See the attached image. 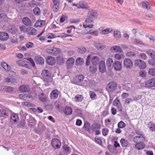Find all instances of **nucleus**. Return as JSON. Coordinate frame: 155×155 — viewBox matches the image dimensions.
<instances>
[{"instance_id": "nucleus-30", "label": "nucleus", "mask_w": 155, "mask_h": 155, "mask_svg": "<svg viewBox=\"0 0 155 155\" xmlns=\"http://www.w3.org/2000/svg\"><path fill=\"white\" fill-rule=\"evenodd\" d=\"M101 127V125L100 124L95 122L92 124L91 128L92 130L93 131H94L97 129H100Z\"/></svg>"}, {"instance_id": "nucleus-24", "label": "nucleus", "mask_w": 155, "mask_h": 155, "mask_svg": "<svg viewBox=\"0 0 155 155\" xmlns=\"http://www.w3.org/2000/svg\"><path fill=\"white\" fill-rule=\"evenodd\" d=\"M110 51L114 52H122L123 51L119 46H114L111 47L110 49Z\"/></svg>"}, {"instance_id": "nucleus-62", "label": "nucleus", "mask_w": 155, "mask_h": 155, "mask_svg": "<svg viewBox=\"0 0 155 155\" xmlns=\"http://www.w3.org/2000/svg\"><path fill=\"white\" fill-rule=\"evenodd\" d=\"M122 56V54L120 55L119 54L117 53L115 54L114 57L116 59L120 60L121 59Z\"/></svg>"}, {"instance_id": "nucleus-61", "label": "nucleus", "mask_w": 155, "mask_h": 155, "mask_svg": "<svg viewBox=\"0 0 155 155\" xmlns=\"http://www.w3.org/2000/svg\"><path fill=\"white\" fill-rule=\"evenodd\" d=\"M89 94H90V97L91 98V99H95V96H96V95L94 93V92L93 91H90L89 92Z\"/></svg>"}, {"instance_id": "nucleus-18", "label": "nucleus", "mask_w": 155, "mask_h": 155, "mask_svg": "<svg viewBox=\"0 0 155 155\" xmlns=\"http://www.w3.org/2000/svg\"><path fill=\"white\" fill-rule=\"evenodd\" d=\"M113 67L115 70L117 71L120 70L122 68V65L121 62L119 61H115L113 64Z\"/></svg>"}, {"instance_id": "nucleus-51", "label": "nucleus", "mask_w": 155, "mask_h": 155, "mask_svg": "<svg viewBox=\"0 0 155 155\" xmlns=\"http://www.w3.org/2000/svg\"><path fill=\"white\" fill-rule=\"evenodd\" d=\"M87 34H91L93 35L97 36L98 35V33L97 31H92V30H91L90 31H88Z\"/></svg>"}, {"instance_id": "nucleus-33", "label": "nucleus", "mask_w": 155, "mask_h": 155, "mask_svg": "<svg viewBox=\"0 0 155 155\" xmlns=\"http://www.w3.org/2000/svg\"><path fill=\"white\" fill-rule=\"evenodd\" d=\"M146 53L150 56L152 59L155 60V51L153 50H149L147 51Z\"/></svg>"}, {"instance_id": "nucleus-42", "label": "nucleus", "mask_w": 155, "mask_h": 155, "mask_svg": "<svg viewBox=\"0 0 155 155\" xmlns=\"http://www.w3.org/2000/svg\"><path fill=\"white\" fill-rule=\"evenodd\" d=\"M17 63L19 65L27 67L28 65L25 64V61L22 60H18L16 61Z\"/></svg>"}, {"instance_id": "nucleus-39", "label": "nucleus", "mask_w": 155, "mask_h": 155, "mask_svg": "<svg viewBox=\"0 0 155 155\" xmlns=\"http://www.w3.org/2000/svg\"><path fill=\"white\" fill-rule=\"evenodd\" d=\"M113 29L111 28H109L102 30L101 32V35H106L108 34L111 32Z\"/></svg>"}, {"instance_id": "nucleus-13", "label": "nucleus", "mask_w": 155, "mask_h": 155, "mask_svg": "<svg viewBox=\"0 0 155 155\" xmlns=\"http://www.w3.org/2000/svg\"><path fill=\"white\" fill-rule=\"evenodd\" d=\"M26 32L29 35H35L37 33V30L32 27L27 28L26 30Z\"/></svg>"}, {"instance_id": "nucleus-25", "label": "nucleus", "mask_w": 155, "mask_h": 155, "mask_svg": "<svg viewBox=\"0 0 155 155\" xmlns=\"http://www.w3.org/2000/svg\"><path fill=\"white\" fill-rule=\"evenodd\" d=\"M22 21L23 24L27 26H31V20L27 17L23 18Z\"/></svg>"}, {"instance_id": "nucleus-22", "label": "nucleus", "mask_w": 155, "mask_h": 155, "mask_svg": "<svg viewBox=\"0 0 155 155\" xmlns=\"http://www.w3.org/2000/svg\"><path fill=\"white\" fill-rule=\"evenodd\" d=\"M19 89L22 92H28L30 91V88L28 85L23 84L20 87Z\"/></svg>"}, {"instance_id": "nucleus-31", "label": "nucleus", "mask_w": 155, "mask_h": 155, "mask_svg": "<svg viewBox=\"0 0 155 155\" xmlns=\"http://www.w3.org/2000/svg\"><path fill=\"white\" fill-rule=\"evenodd\" d=\"M91 61L93 65H97L99 63L100 59L98 57L93 56L92 57Z\"/></svg>"}, {"instance_id": "nucleus-52", "label": "nucleus", "mask_w": 155, "mask_h": 155, "mask_svg": "<svg viewBox=\"0 0 155 155\" xmlns=\"http://www.w3.org/2000/svg\"><path fill=\"white\" fill-rule=\"evenodd\" d=\"M125 124L122 121H120L118 124L117 126L118 128H122L125 127Z\"/></svg>"}, {"instance_id": "nucleus-49", "label": "nucleus", "mask_w": 155, "mask_h": 155, "mask_svg": "<svg viewBox=\"0 0 155 155\" xmlns=\"http://www.w3.org/2000/svg\"><path fill=\"white\" fill-rule=\"evenodd\" d=\"M78 51L79 53L83 54L86 51V49L84 47H80L78 48Z\"/></svg>"}, {"instance_id": "nucleus-10", "label": "nucleus", "mask_w": 155, "mask_h": 155, "mask_svg": "<svg viewBox=\"0 0 155 155\" xmlns=\"http://www.w3.org/2000/svg\"><path fill=\"white\" fill-rule=\"evenodd\" d=\"M9 110L7 109L3 108L0 110V117H2L3 118H6L8 116Z\"/></svg>"}, {"instance_id": "nucleus-15", "label": "nucleus", "mask_w": 155, "mask_h": 155, "mask_svg": "<svg viewBox=\"0 0 155 155\" xmlns=\"http://www.w3.org/2000/svg\"><path fill=\"white\" fill-rule=\"evenodd\" d=\"M113 104L114 106L117 107L118 110L120 111H122V107L121 104L119 100L116 98L113 102Z\"/></svg>"}, {"instance_id": "nucleus-1", "label": "nucleus", "mask_w": 155, "mask_h": 155, "mask_svg": "<svg viewBox=\"0 0 155 155\" xmlns=\"http://www.w3.org/2000/svg\"><path fill=\"white\" fill-rule=\"evenodd\" d=\"M97 13L96 11L92 9H89L84 23L83 24V27L85 28H92L94 26L93 20L97 19Z\"/></svg>"}, {"instance_id": "nucleus-23", "label": "nucleus", "mask_w": 155, "mask_h": 155, "mask_svg": "<svg viewBox=\"0 0 155 155\" xmlns=\"http://www.w3.org/2000/svg\"><path fill=\"white\" fill-rule=\"evenodd\" d=\"M8 38L9 35L7 33L3 32L0 33V40L1 41H6Z\"/></svg>"}, {"instance_id": "nucleus-36", "label": "nucleus", "mask_w": 155, "mask_h": 155, "mask_svg": "<svg viewBox=\"0 0 155 155\" xmlns=\"http://www.w3.org/2000/svg\"><path fill=\"white\" fill-rule=\"evenodd\" d=\"M141 4L143 8H145L147 10H149L150 9V5L147 2L142 1Z\"/></svg>"}, {"instance_id": "nucleus-26", "label": "nucleus", "mask_w": 155, "mask_h": 155, "mask_svg": "<svg viewBox=\"0 0 155 155\" xmlns=\"http://www.w3.org/2000/svg\"><path fill=\"white\" fill-rule=\"evenodd\" d=\"M113 61L112 59L108 58L106 61V65L109 69H111L113 68Z\"/></svg>"}, {"instance_id": "nucleus-20", "label": "nucleus", "mask_w": 155, "mask_h": 155, "mask_svg": "<svg viewBox=\"0 0 155 155\" xmlns=\"http://www.w3.org/2000/svg\"><path fill=\"white\" fill-rule=\"evenodd\" d=\"M58 91L57 90H54L52 91L50 95L51 99H55L57 98L58 96Z\"/></svg>"}, {"instance_id": "nucleus-54", "label": "nucleus", "mask_w": 155, "mask_h": 155, "mask_svg": "<svg viewBox=\"0 0 155 155\" xmlns=\"http://www.w3.org/2000/svg\"><path fill=\"white\" fill-rule=\"evenodd\" d=\"M33 11L34 14L35 15H38L40 13V9L38 7H36L34 8Z\"/></svg>"}, {"instance_id": "nucleus-5", "label": "nucleus", "mask_w": 155, "mask_h": 155, "mask_svg": "<svg viewBox=\"0 0 155 155\" xmlns=\"http://www.w3.org/2000/svg\"><path fill=\"white\" fill-rule=\"evenodd\" d=\"M41 76L46 82H48L50 79L51 78V75L49 71L48 70H43L41 73Z\"/></svg>"}, {"instance_id": "nucleus-4", "label": "nucleus", "mask_w": 155, "mask_h": 155, "mask_svg": "<svg viewBox=\"0 0 155 155\" xmlns=\"http://www.w3.org/2000/svg\"><path fill=\"white\" fill-rule=\"evenodd\" d=\"M62 151H60L58 155H67L71 152V148L67 145H64L62 146Z\"/></svg>"}, {"instance_id": "nucleus-16", "label": "nucleus", "mask_w": 155, "mask_h": 155, "mask_svg": "<svg viewBox=\"0 0 155 155\" xmlns=\"http://www.w3.org/2000/svg\"><path fill=\"white\" fill-rule=\"evenodd\" d=\"M99 68L100 71L102 73H104L106 71V68L104 61H101L99 62Z\"/></svg>"}, {"instance_id": "nucleus-40", "label": "nucleus", "mask_w": 155, "mask_h": 155, "mask_svg": "<svg viewBox=\"0 0 155 155\" xmlns=\"http://www.w3.org/2000/svg\"><path fill=\"white\" fill-rule=\"evenodd\" d=\"M148 127L150 130L152 132L155 131V124L151 122H150L148 124Z\"/></svg>"}, {"instance_id": "nucleus-57", "label": "nucleus", "mask_w": 155, "mask_h": 155, "mask_svg": "<svg viewBox=\"0 0 155 155\" xmlns=\"http://www.w3.org/2000/svg\"><path fill=\"white\" fill-rule=\"evenodd\" d=\"M34 45V44L31 42H29L26 44V47L28 48H32Z\"/></svg>"}, {"instance_id": "nucleus-41", "label": "nucleus", "mask_w": 155, "mask_h": 155, "mask_svg": "<svg viewBox=\"0 0 155 155\" xmlns=\"http://www.w3.org/2000/svg\"><path fill=\"white\" fill-rule=\"evenodd\" d=\"M95 48L99 50H102L105 47V45L102 43H95L94 44Z\"/></svg>"}, {"instance_id": "nucleus-58", "label": "nucleus", "mask_w": 155, "mask_h": 155, "mask_svg": "<svg viewBox=\"0 0 155 155\" xmlns=\"http://www.w3.org/2000/svg\"><path fill=\"white\" fill-rule=\"evenodd\" d=\"M91 57V55H88L87 58L86 64L87 66H88L90 64V59Z\"/></svg>"}, {"instance_id": "nucleus-56", "label": "nucleus", "mask_w": 155, "mask_h": 155, "mask_svg": "<svg viewBox=\"0 0 155 155\" xmlns=\"http://www.w3.org/2000/svg\"><path fill=\"white\" fill-rule=\"evenodd\" d=\"M10 41L11 42L13 43H17L18 41V40L16 37L13 36L11 38Z\"/></svg>"}, {"instance_id": "nucleus-55", "label": "nucleus", "mask_w": 155, "mask_h": 155, "mask_svg": "<svg viewBox=\"0 0 155 155\" xmlns=\"http://www.w3.org/2000/svg\"><path fill=\"white\" fill-rule=\"evenodd\" d=\"M126 55L128 57H133L135 55V54L132 51L127 52L126 54Z\"/></svg>"}, {"instance_id": "nucleus-38", "label": "nucleus", "mask_w": 155, "mask_h": 155, "mask_svg": "<svg viewBox=\"0 0 155 155\" xmlns=\"http://www.w3.org/2000/svg\"><path fill=\"white\" fill-rule=\"evenodd\" d=\"M120 142L121 146L123 147H126L128 145V141L123 138L121 139Z\"/></svg>"}, {"instance_id": "nucleus-12", "label": "nucleus", "mask_w": 155, "mask_h": 155, "mask_svg": "<svg viewBox=\"0 0 155 155\" xmlns=\"http://www.w3.org/2000/svg\"><path fill=\"white\" fill-rule=\"evenodd\" d=\"M84 78V76L82 75H79L74 79V83L75 84L80 85L83 81Z\"/></svg>"}, {"instance_id": "nucleus-27", "label": "nucleus", "mask_w": 155, "mask_h": 155, "mask_svg": "<svg viewBox=\"0 0 155 155\" xmlns=\"http://www.w3.org/2000/svg\"><path fill=\"white\" fill-rule=\"evenodd\" d=\"M64 114L67 115H71L72 112V108L69 106L65 107L63 110Z\"/></svg>"}, {"instance_id": "nucleus-53", "label": "nucleus", "mask_w": 155, "mask_h": 155, "mask_svg": "<svg viewBox=\"0 0 155 155\" xmlns=\"http://www.w3.org/2000/svg\"><path fill=\"white\" fill-rule=\"evenodd\" d=\"M149 74L152 76L155 75V68H152L149 69L148 71Z\"/></svg>"}, {"instance_id": "nucleus-19", "label": "nucleus", "mask_w": 155, "mask_h": 155, "mask_svg": "<svg viewBox=\"0 0 155 155\" xmlns=\"http://www.w3.org/2000/svg\"><path fill=\"white\" fill-rule=\"evenodd\" d=\"M18 119V115L16 114H13L11 117L10 121L13 124H15L17 123Z\"/></svg>"}, {"instance_id": "nucleus-37", "label": "nucleus", "mask_w": 155, "mask_h": 155, "mask_svg": "<svg viewBox=\"0 0 155 155\" xmlns=\"http://www.w3.org/2000/svg\"><path fill=\"white\" fill-rule=\"evenodd\" d=\"M144 140V138L142 136H136L133 139V141L135 143L138 142V141H143Z\"/></svg>"}, {"instance_id": "nucleus-32", "label": "nucleus", "mask_w": 155, "mask_h": 155, "mask_svg": "<svg viewBox=\"0 0 155 155\" xmlns=\"http://www.w3.org/2000/svg\"><path fill=\"white\" fill-rule=\"evenodd\" d=\"M1 65L2 68L6 71H9L11 69V67L5 62H1Z\"/></svg>"}, {"instance_id": "nucleus-60", "label": "nucleus", "mask_w": 155, "mask_h": 155, "mask_svg": "<svg viewBox=\"0 0 155 155\" xmlns=\"http://www.w3.org/2000/svg\"><path fill=\"white\" fill-rule=\"evenodd\" d=\"M108 132V130L107 128H104L102 130V134L104 136H106Z\"/></svg>"}, {"instance_id": "nucleus-7", "label": "nucleus", "mask_w": 155, "mask_h": 155, "mask_svg": "<svg viewBox=\"0 0 155 155\" xmlns=\"http://www.w3.org/2000/svg\"><path fill=\"white\" fill-rule=\"evenodd\" d=\"M51 144L53 148L56 149H58L61 147V143L58 139H54L51 141Z\"/></svg>"}, {"instance_id": "nucleus-3", "label": "nucleus", "mask_w": 155, "mask_h": 155, "mask_svg": "<svg viewBox=\"0 0 155 155\" xmlns=\"http://www.w3.org/2000/svg\"><path fill=\"white\" fill-rule=\"evenodd\" d=\"M60 49L59 48L50 47L48 48L47 50V52L51 55L56 56L60 52Z\"/></svg>"}, {"instance_id": "nucleus-63", "label": "nucleus", "mask_w": 155, "mask_h": 155, "mask_svg": "<svg viewBox=\"0 0 155 155\" xmlns=\"http://www.w3.org/2000/svg\"><path fill=\"white\" fill-rule=\"evenodd\" d=\"M67 18V17L66 16L64 15H62L60 19V22L61 23H63Z\"/></svg>"}, {"instance_id": "nucleus-64", "label": "nucleus", "mask_w": 155, "mask_h": 155, "mask_svg": "<svg viewBox=\"0 0 155 155\" xmlns=\"http://www.w3.org/2000/svg\"><path fill=\"white\" fill-rule=\"evenodd\" d=\"M139 76L142 77H145L146 75V73L143 71H140L139 73Z\"/></svg>"}, {"instance_id": "nucleus-11", "label": "nucleus", "mask_w": 155, "mask_h": 155, "mask_svg": "<svg viewBox=\"0 0 155 155\" xmlns=\"http://www.w3.org/2000/svg\"><path fill=\"white\" fill-rule=\"evenodd\" d=\"M124 64L125 67L128 69L131 68L133 66L132 61L130 59L127 58L124 59Z\"/></svg>"}, {"instance_id": "nucleus-28", "label": "nucleus", "mask_w": 155, "mask_h": 155, "mask_svg": "<svg viewBox=\"0 0 155 155\" xmlns=\"http://www.w3.org/2000/svg\"><path fill=\"white\" fill-rule=\"evenodd\" d=\"M35 62L37 64H44V60L41 57L36 56L35 58Z\"/></svg>"}, {"instance_id": "nucleus-21", "label": "nucleus", "mask_w": 155, "mask_h": 155, "mask_svg": "<svg viewBox=\"0 0 155 155\" xmlns=\"http://www.w3.org/2000/svg\"><path fill=\"white\" fill-rule=\"evenodd\" d=\"M145 146L144 143L141 141L136 143L135 145L134 148L138 150H141L143 149Z\"/></svg>"}, {"instance_id": "nucleus-45", "label": "nucleus", "mask_w": 155, "mask_h": 155, "mask_svg": "<svg viewBox=\"0 0 155 155\" xmlns=\"http://www.w3.org/2000/svg\"><path fill=\"white\" fill-rule=\"evenodd\" d=\"M17 30L16 28L14 25L10 26L8 28L9 31L12 33H15Z\"/></svg>"}, {"instance_id": "nucleus-6", "label": "nucleus", "mask_w": 155, "mask_h": 155, "mask_svg": "<svg viewBox=\"0 0 155 155\" xmlns=\"http://www.w3.org/2000/svg\"><path fill=\"white\" fill-rule=\"evenodd\" d=\"M52 9L54 12H57L59 10L60 4V0H52Z\"/></svg>"}, {"instance_id": "nucleus-17", "label": "nucleus", "mask_w": 155, "mask_h": 155, "mask_svg": "<svg viewBox=\"0 0 155 155\" xmlns=\"http://www.w3.org/2000/svg\"><path fill=\"white\" fill-rule=\"evenodd\" d=\"M74 62V59L73 58H69L66 61V65L67 68H71L73 66Z\"/></svg>"}, {"instance_id": "nucleus-34", "label": "nucleus", "mask_w": 155, "mask_h": 155, "mask_svg": "<svg viewBox=\"0 0 155 155\" xmlns=\"http://www.w3.org/2000/svg\"><path fill=\"white\" fill-rule=\"evenodd\" d=\"M114 37L117 39H118L121 37L120 31L117 30H115L114 31Z\"/></svg>"}, {"instance_id": "nucleus-35", "label": "nucleus", "mask_w": 155, "mask_h": 155, "mask_svg": "<svg viewBox=\"0 0 155 155\" xmlns=\"http://www.w3.org/2000/svg\"><path fill=\"white\" fill-rule=\"evenodd\" d=\"M45 24V21L43 20L37 21L36 22L35 25V27H41L43 26Z\"/></svg>"}, {"instance_id": "nucleus-29", "label": "nucleus", "mask_w": 155, "mask_h": 155, "mask_svg": "<svg viewBox=\"0 0 155 155\" xmlns=\"http://www.w3.org/2000/svg\"><path fill=\"white\" fill-rule=\"evenodd\" d=\"M46 61L50 65H54L55 62L54 58L51 56H48L46 58Z\"/></svg>"}, {"instance_id": "nucleus-2", "label": "nucleus", "mask_w": 155, "mask_h": 155, "mask_svg": "<svg viewBox=\"0 0 155 155\" xmlns=\"http://www.w3.org/2000/svg\"><path fill=\"white\" fill-rule=\"evenodd\" d=\"M117 87V84L114 82H111L108 84L106 87V90L110 94L114 92Z\"/></svg>"}, {"instance_id": "nucleus-9", "label": "nucleus", "mask_w": 155, "mask_h": 155, "mask_svg": "<svg viewBox=\"0 0 155 155\" xmlns=\"http://www.w3.org/2000/svg\"><path fill=\"white\" fill-rule=\"evenodd\" d=\"M78 8L86 10L89 9V6L88 4L83 1L81 0L78 3Z\"/></svg>"}, {"instance_id": "nucleus-50", "label": "nucleus", "mask_w": 155, "mask_h": 155, "mask_svg": "<svg viewBox=\"0 0 155 155\" xmlns=\"http://www.w3.org/2000/svg\"><path fill=\"white\" fill-rule=\"evenodd\" d=\"M38 97L40 100L43 102H45L46 101V98L44 94L43 93H41L40 94H39Z\"/></svg>"}, {"instance_id": "nucleus-43", "label": "nucleus", "mask_w": 155, "mask_h": 155, "mask_svg": "<svg viewBox=\"0 0 155 155\" xmlns=\"http://www.w3.org/2000/svg\"><path fill=\"white\" fill-rule=\"evenodd\" d=\"M83 99V96L81 95L77 94L75 96L74 98V100L77 102L81 101Z\"/></svg>"}, {"instance_id": "nucleus-47", "label": "nucleus", "mask_w": 155, "mask_h": 155, "mask_svg": "<svg viewBox=\"0 0 155 155\" xmlns=\"http://www.w3.org/2000/svg\"><path fill=\"white\" fill-rule=\"evenodd\" d=\"M7 17L6 14L4 13L0 14V20L1 21H5L7 20Z\"/></svg>"}, {"instance_id": "nucleus-8", "label": "nucleus", "mask_w": 155, "mask_h": 155, "mask_svg": "<svg viewBox=\"0 0 155 155\" xmlns=\"http://www.w3.org/2000/svg\"><path fill=\"white\" fill-rule=\"evenodd\" d=\"M134 64L136 66L140 68L144 69L146 67V64L143 61L138 59L135 60Z\"/></svg>"}, {"instance_id": "nucleus-59", "label": "nucleus", "mask_w": 155, "mask_h": 155, "mask_svg": "<svg viewBox=\"0 0 155 155\" xmlns=\"http://www.w3.org/2000/svg\"><path fill=\"white\" fill-rule=\"evenodd\" d=\"M133 101V99L131 98H128L126 99L124 101L126 105H128L130 102Z\"/></svg>"}, {"instance_id": "nucleus-44", "label": "nucleus", "mask_w": 155, "mask_h": 155, "mask_svg": "<svg viewBox=\"0 0 155 155\" xmlns=\"http://www.w3.org/2000/svg\"><path fill=\"white\" fill-rule=\"evenodd\" d=\"M84 60L81 58H78L76 60V63L77 65H81L84 63Z\"/></svg>"}, {"instance_id": "nucleus-14", "label": "nucleus", "mask_w": 155, "mask_h": 155, "mask_svg": "<svg viewBox=\"0 0 155 155\" xmlns=\"http://www.w3.org/2000/svg\"><path fill=\"white\" fill-rule=\"evenodd\" d=\"M145 84L148 87H155V78L150 79L147 81Z\"/></svg>"}, {"instance_id": "nucleus-48", "label": "nucleus", "mask_w": 155, "mask_h": 155, "mask_svg": "<svg viewBox=\"0 0 155 155\" xmlns=\"http://www.w3.org/2000/svg\"><path fill=\"white\" fill-rule=\"evenodd\" d=\"M57 60L58 63L60 65L62 64L64 62V58L61 56L58 57Z\"/></svg>"}, {"instance_id": "nucleus-46", "label": "nucleus", "mask_w": 155, "mask_h": 155, "mask_svg": "<svg viewBox=\"0 0 155 155\" xmlns=\"http://www.w3.org/2000/svg\"><path fill=\"white\" fill-rule=\"evenodd\" d=\"M97 70V65H93L90 67V71L92 73H94Z\"/></svg>"}]
</instances>
